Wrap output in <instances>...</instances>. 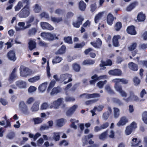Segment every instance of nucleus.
<instances>
[{
    "label": "nucleus",
    "instance_id": "nucleus-42",
    "mask_svg": "<svg viewBox=\"0 0 147 147\" xmlns=\"http://www.w3.org/2000/svg\"><path fill=\"white\" fill-rule=\"evenodd\" d=\"M94 77L96 78V80H102V79H107V76L106 75L101 76H98L96 74H95L93 76V78Z\"/></svg>",
    "mask_w": 147,
    "mask_h": 147
},
{
    "label": "nucleus",
    "instance_id": "nucleus-11",
    "mask_svg": "<svg viewBox=\"0 0 147 147\" xmlns=\"http://www.w3.org/2000/svg\"><path fill=\"white\" fill-rule=\"evenodd\" d=\"M16 84L18 87L21 89L25 88H26V82L20 80L16 82Z\"/></svg>",
    "mask_w": 147,
    "mask_h": 147
},
{
    "label": "nucleus",
    "instance_id": "nucleus-34",
    "mask_svg": "<svg viewBox=\"0 0 147 147\" xmlns=\"http://www.w3.org/2000/svg\"><path fill=\"white\" fill-rule=\"evenodd\" d=\"M70 121L71 123V124L70 125L71 127L73 128L74 129H77V126L75 125V123H78L79 121L75 119H71Z\"/></svg>",
    "mask_w": 147,
    "mask_h": 147
},
{
    "label": "nucleus",
    "instance_id": "nucleus-7",
    "mask_svg": "<svg viewBox=\"0 0 147 147\" xmlns=\"http://www.w3.org/2000/svg\"><path fill=\"white\" fill-rule=\"evenodd\" d=\"M129 96L127 98H124L123 100L127 102L133 101H138L139 99L137 96L135 95L132 91L129 92Z\"/></svg>",
    "mask_w": 147,
    "mask_h": 147
},
{
    "label": "nucleus",
    "instance_id": "nucleus-57",
    "mask_svg": "<svg viewBox=\"0 0 147 147\" xmlns=\"http://www.w3.org/2000/svg\"><path fill=\"white\" fill-rule=\"evenodd\" d=\"M142 119L144 123L147 124V111L143 113L142 115Z\"/></svg>",
    "mask_w": 147,
    "mask_h": 147
},
{
    "label": "nucleus",
    "instance_id": "nucleus-45",
    "mask_svg": "<svg viewBox=\"0 0 147 147\" xmlns=\"http://www.w3.org/2000/svg\"><path fill=\"white\" fill-rule=\"evenodd\" d=\"M33 120L34 121V124H36L41 123L42 122L43 120L40 118L36 117L33 118Z\"/></svg>",
    "mask_w": 147,
    "mask_h": 147
},
{
    "label": "nucleus",
    "instance_id": "nucleus-19",
    "mask_svg": "<svg viewBox=\"0 0 147 147\" xmlns=\"http://www.w3.org/2000/svg\"><path fill=\"white\" fill-rule=\"evenodd\" d=\"M121 38L119 35H115L114 36L113 39V45L115 47H118L119 46L118 40Z\"/></svg>",
    "mask_w": 147,
    "mask_h": 147
},
{
    "label": "nucleus",
    "instance_id": "nucleus-25",
    "mask_svg": "<svg viewBox=\"0 0 147 147\" xmlns=\"http://www.w3.org/2000/svg\"><path fill=\"white\" fill-rule=\"evenodd\" d=\"M145 19V15L142 12H141L138 15L137 19L139 22H143Z\"/></svg>",
    "mask_w": 147,
    "mask_h": 147
},
{
    "label": "nucleus",
    "instance_id": "nucleus-49",
    "mask_svg": "<svg viewBox=\"0 0 147 147\" xmlns=\"http://www.w3.org/2000/svg\"><path fill=\"white\" fill-rule=\"evenodd\" d=\"M137 138H134L132 139L131 142V146L132 147L136 146H138L139 143L140 142H141L139 141L138 143L137 142Z\"/></svg>",
    "mask_w": 147,
    "mask_h": 147
},
{
    "label": "nucleus",
    "instance_id": "nucleus-23",
    "mask_svg": "<svg viewBox=\"0 0 147 147\" xmlns=\"http://www.w3.org/2000/svg\"><path fill=\"white\" fill-rule=\"evenodd\" d=\"M78 106L77 105H74L71 107L67 112V115L69 116H70L75 111Z\"/></svg>",
    "mask_w": 147,
    "mask_h": 147
},
{
    "label": "nucleus",
    "instance_id": "nucleus-36",
    "mask_svg": "<svg viewBox=\"0 0 147 147\" xmlns=\"http://www.w3.org/2000/svg\"><path fill=\"white\" fill-rule=\"evenodd\" d=\"M61 132H54L53 133V138L55 141H58L59 140L60 138V134Z\"/></svg>",
    "mask_w": 147,
    "mask_h": 147
},
{
    "label": "nucleus",
    "instance_id": "nucleus-31",
    "mask_svg": "<svg viewBox=\"0 0 147 147\" xmlns=\"http://www.w3.org/2000/svg\"><path fill=\"white\" fill-rule=\"evenodd\" d=\"M128 65L129 68L131 70L133 71H137L138 70L137 65L134 63L131 62Z\"/></svg>",
    "mask_w": 147,
    "mask_h": 147
},
{
    "label": "nucleus",
    "instance_id": "nucleus-4",
    "mask_svg": "<svg viewBox=\"0 0 147 147\" xmlns=\"http://www.w3.org/2000/svg\"><path fill=\"white\" fill-rule=\"evenodd\" d=\"M71 77L72 75L69 74H61L60 76V82H64L63 84H66L72 80Z\"/></svg>",
    "mask_w": 147,
    "mask_h": 147
},
{
    "label": "nucleus",
    "instance_id": "nucleus-53",
    "mask_svg": "<svg viewBox=\"0 0 147 147\" xmlns=\"http://www.w3.org/2000/svg\"><path fill=\"white\" fill-rule=\"evenodd\" d=\"M34 101V98L31 97L28 98L26 101V104L27 105H30L32 104Z\"/></svg>",
    "mask_w": 147,
    "mask_h": 147
},
{
    "label": "nucleus",
    "instance_id": "nucleus-10",
    "mask_svg": "<svg viewBox=\"0 0 147 147\" xmlns=\"http://www.w3.org/2000/svg\"><path fill=\"white\" fill-rule=\"evenodd\" d=\"M128 122V120L125 117H122L121 118L120 120L117 123V125L120 127L125 125Z\"/></svg>",
    "mask_w": 147,
    "mask_h": 147
},
{
    "label": "nucleus",
    "instance_id": "nucleus-38",
    "mask_svg": "<svg viewBox=\"0 0 147 147\" xmlns=\"http://www.w3.org/2000/svg\"><path fill=\"white\" fill-rule=\"evenodd\" d=\"M66 47L64 46H62L61 48L59 49L57 51L55 52L56 54H61L65 53Z\"/></svg>",
    "mask_w": 147,
    "mask_h": 147
},
{
    "label": "nucleus",
    "instance_id": "nucleus-12",
    "mask_svg": "<svg viewBox=\"0 0 147 147\" xmlns=\"http://www.w3.org/2000/svg\"><path fill=\"white\" fill-rule=\"evenodd\" d=\"M40 102L39 101H36L32 105L30 110L32 112L38 111L39 109V105Z\"/></svg>",
    "mask_w": 147,
    "mask_h": 147
},
{
    "label": "nucleus",
    "instance_id": "nucleus-40",
    "mask_svg": "<svg viewBox=\"0 0 147 147\" xmlns=\"http://www.w3.org/2000/svg\"><path fill=\"white\" fill-rule=\"evenodd\" d=\"M114 117L115 118H118L119 115V109L117 108H114Z\"/></svg>",
    "mask_w": 147,
    "mask_h": 147
},
{
    "label": "nucleus",
    "instance_id": "nucleus-1",
    "mask_svg": "<svg viewBox=\"0 0 147 147\" xmlns=\"http://www.w3.org/2000/svg\"><path fill=\"white\" fill-rule=\"evenodd\" d=\"M30 0H21L15 6V11H18L23 6L24 4H26V5L19 13L18 16L20 18H26L29 15L30 11Z\"/></svg>",
    "mask_w": 147,
    "mask_h": 147
},
{
    "label": "nucleus",
    "instance_id": "nucleus-61",
    "mask_svg": "<svg viewBox=\"0 0 147 147\" xmlns=\"http://www.w3.org/2000/svg\"><path fill=\"white\" fill-rule=\"evenodd\" d=\"M36 88L33 86H31L28 89V92L29 93H31L34 92L36 90Z\"/></svg>",
    "mask_w": 147,
    "mask_h": 147
},
{
    "label": "nucleus",
    "instance_id": "nucleus-13",
    "mask_svg": "<svg viewBox=\"0 0 147 147\" xmlns=\"http://www.w3.org/2000/svg\"><path fill=\"white\" fill-rule=\"evenodd\" d=\"M7 57L9 60L15 61L16 59L15 52L12 50L9 51L7 54Z\"/></svg>",
    "mask_w": 147,
    "mask_h": 147
},
{
    "label": "nucleus",
    "instance_id": "nucleus-26",
    "mask_svg": "<svg viewBox=\"0 0 147 147\" xmlns=\"http://www.w3.org/2000/svg\"><path fill=\"white\" fill-rule=\"evenodd\" d=\"M104 108L103 105H100L97 107H94L93 110L91 111V113H92V116H94V112L96 111H101Z\"/></svg>",
    "mask_w": 147,
    "mask_h": 147
},
{
    "label": "nucleus",
    "instance_id": "nucleus-15",
    "mask_svg": "<svg viewBox=\"0 0 147 147\" xmlns=\"http://www.w3.org/2000/svg\"><path fill=\"white\" fill-rule=\"evenodd\" d=\"M25 23L23 22H20L18 24V25L19 27H16V30L17 31H20L21 30H24L28 28L27 27V25L25 26Z\"/></svg>",
    "mask_w": 147,
    "mask_h": 147
},
{
    "label": "nucleus",
    "instance_id": "nucleus-5",
    "mask_svg": "<svg viewBox=\"0 0 147 147\" xmlns=\"http://www.w3.org/2000/svg\"><path fill=\"white\" fill-rule=\"evenodd\" d=\"M20 70V76L22 77H26L32 73L31 70L23 66H21Z\"/></svg>",
    "mask_w": 147,
    "mask_h": 147
},
{
    "label": "nucleus",
    "instance_id": "nucleus-47",
    "mask_svg": "<svg viewBox=\"0 0 147 147\" xmlns=\"http://www.w3.org/2000/svg\"><path fill=\"white\" fill-rule=\"evenodd\" d=\"M34 20V17L33 16H31L30 17L29 19L26 21L27 28H29L31 26L30 24Z\"/></svg>",
    "mask_w": 147,
    "mask_h": 147
},
{
    "label": "nucleus",
    "instance_id": "nucleus-29",
    "mask_svg": "<svg viewBox=\"0 0 147 147\" xmlns=\"http://www.w3.org/2000/svg\"><path fill=\"white\" fill-rule=\"evenodd\" d=\"M17 69L16 68H14L11 74L10 75L9 78V80L10 81H12L14 80V78L16 77V72Z\"/></svg>",
    "mask_w": 147,
    "mask_h": 147
},
{
    "label": "nucleus",
    "instance_id": "nucleus-56",
    "mask_svg": "<svg viewBox=\"0 0 147 147\" xmlns=\"http://www.w3.org/2000/svg\"><path fill=\"white\" fill-rule=\"evenodd\" d=\"M133 130L129 126H127L125 130V133L127 135L130 134Z\"/></svg>",
    "mask_w": 147,
    "mask_h": 147
},
{
    "label": "nucleus",
    "instance_id": "nucleus-14",
    "mask_svg": "<svg viewBox=\"0 0 147 147\" xmlns=\"http://www.w3.org/2000/svg\"><path fill=\"white\" fill-rule=\"evenodd\" d=\"M82 96H85L86 98H91L98 97L100 96V95L99 94L97 93L92 94H86L84 93L80 95V97H82Z\"/></svg>",
    "mask_w": 147,
    "mask_h": 147
},
{
    "label": "nucleus",
    "instance_id": "nucleus-35",
    "mask_svg": "<svg viewBox=\"0 0 147 147\" xmlns=\"http://www.w3.org/2000/svg\"><path fill=\"white\" fill-rule=\"evenodd\" d=\"M62 60V58L59 56L55 57L52 60L53 64L59 63Z\"/></svg>",
    "mask_w": 147,
    "mask_h": 147
},
{
    "label": "nucleus",
    "instance_id": "nucleus-33",
    "mask_svg": "<svg viewBox=\"0 0 147 147\" xmlns=\"http://www.w3.org/2000/svg\"><path fill=\"white\" fill-rule=\"evenodd\" d=\"M40 79V76H37L29 79L28 81L29 82L34 83L39 80Z\"/></svg>",
    "mask_w": 147,
    "mask_h": 147
},
{
    "label": "nucleus",
    "instance_id": "nucleus-55",
    "mask_svg": "<svg viewBox=\"0 0 147 147\" xmlns=\"http://www.w3.org/2000/svg\"><path fill=\"white\" fill-rule=\"evenodd\" d=\"M112 101L113 102L118 104L119 105H121L123 104L121 101L117 98H113Z\"/></svg>",
    "mask_w": 147,
    "mask_h": 147
},
{
    "label": "nucleus",
    "instance_id": "nucleus-50",
    "mask_svg": "<svg viewBox=\"0 0 147 147\" xmlns=\"http://www.w3.org/2000/svg\"><path fill=\"white\" fill-rule=\"evenodd\" d=\"M107 82L106 80H105L103 81H100L97 83V85L99 88H102L104 85L106 84Z\"/></svg>",
    "mask_w": 147,
    "mask_h": 147
},
{
    "label": "nucleus",
    "instance_id": "nucleus-62",
    "mask_svg": "<svg viewBox=\"0 0 147 147\" xmlns=\"http://www.w3.org/2000/svg\"><path fill=\"white\" fill-rule=\"evenodd\" d=\"M133 81L135 85H137L140 83V80L137 77H135L133 79Z\"/></svg>",
    "mask_w": 147,
    "mask_h": 147
},
{
    "label": "nucleus",
    "instance_id": "nucleus-16",
    "mask_svg": "<svg viewBox=\"0 0 147 147\" xmlns=\"http://www.w3.org/2000/svg\"><path fill=\"white\" fill-rule=\"evenodd\" d=\"M28 44L29 48L31 51L35 49L36 47V43L34 39H30Z\"/></svg>",
    "mask_w": 147,
    "mask_h": 147
},
{
    "label": "nucleus",
    "instance_id": "nucleus-20",
    "mask_svg": "<svg viewBox=\"0 0 147 147\" xmlns=\"http://www.w3.org/2000/svg\"><path fill=\"white\" fill-rule=\"evenodd\" d=\"M107 24L111 26L113 23L114 17L111 14L109 13L107 17Z\"/></svg>",
    "mask_w": 147,
    "mask_h": 147
},
{
    "label": "nucleus",
    "instance_id": "nucleus-63",
    "mask_svg": "<svg viewBox=\"0 0 147 147\" xmlns=\"http://www.w3.org/2000/svg\"><path fill=\"white\" fill-rule=\"evenodd\" d=\"M47 75L48 77L49 78L51 76V75L50 72V68L49 66V61H47V66L46 67Z\"/></svg>",
    "mask_w": 147,
    "mask_h": 147
},
{
    "label": "nucleus",
    "instance_id": "nucleus-18",
    "mask_svg": "<svg viewBox=\"0 0 147 147\" xmlns=\"http://www.w3.org/2000/svg\"><path fill=\"white\" fill-rule=\"evenodd\" d=\"M48 82H45L40 85L38 88V90L41 92H43L45 91L47 88Z\"/></svg>",
    "mask_w": 147,
    "mask_h": 147
},
{
    "label": "nucleus",
    "instance_id": "nucleus-3",
    "mask_svg": "<svg viewBox=\"0 0 147 147\" xmlns=\"http://www.w3.org/2000/svg\"><path fill=\"white\" fill-rule=\"evenodd\" d=\"M41 36L45 40H53L55 39H58V37L55 34H51L50 32H42L40 34Z\"/></svg>",
    "mask_w": 147,
    "mask_h": 147
},
{
    "label": "nucleus",
    "instance_id": "nucleus-48",
    "mask_svg": "<svg viewBox=\"0 0 147 147\" xmlns=\"http://www.w3.org/2000/svg\"><path fill=\"white\" fill-rule=\"evenodd\" d=\"M95 63L94 61L91 59H87L84 61L83 62L84 65H92Z\"/></svg>",
    "mask_w": 147,
    "mask_h": 147
},
{
    "label": "nucleus",
    "instance_id": "nucleus-43",
    "mask_svg": "<svg viewBox=\"0 0 147 147\" xmlns=\"http://www.w3.org/2000/svg\"><path fill=\"white\" fill-rule=\"evenodd\" d=\"M51 19L53 22L57 23H59L62 20V18L61 17L55 18L52 17H51Z\"/></svg>",
    "mask_w": 147,
    "mask_h": 147
},
{
    "label": "nucleus",
    "instance_id": "nucleus-64",
    "mask_svg": "<svg viewBox=\"0 0 147 147\" xmlns=\"http://www.w3.org/2000/svg\"><path fill=\"white\" fill-rule=\"evenodd\" d=\"M64 40L65 42L69 43H71L72 42L71 38V37L68 36L67 38H64Z\"/></svg>",
    "mask_w": 147,
    "mask_h": 147
},
{
    "label": "nucleus",
    "instance_id": "nucleus-2",
    "mask_svg": "<svg viewBox=\"0 0 147 147\" xmlns=\"http://www.w3.org/2000/svg\"><path fill=\"white\" fill-rule=\"evenodd\" d=\"M113 82L115 83L114 87L116 91L118 92L122 97H126L127 96V93L123 90L122 86L119 85V83L121 82L123 84H126L128 83V80L125 79H115L113 80Z\"/></svg>",
    "mask_w": 147,
    "mask_h": 147
},
{
    "label": "nucleus",
    "instance_id": "nucleus-30",
    "mask_svg": "<svg viewBox=\"0 0 147 147\" xmlns=\"http://www.w3.org/2000/svg\"><path fill=\"white\" fill-rule=\"evenodd\" d=\"M86 4L82 1H80L79 3V9L82 11H84L86 7Z\"/></svg>",
    "mask_w": 147,
    "mask_h": 147
},
{
    "label": "nucleus",
    "instance_id": "nucleus-39",
    "mask_svg": "<svg viewBox=\"0 0 147 147\" xmlns=\"http://www.w3.org/2000/svg\"><path fill=\"white\" fill-rule=\"evenodd\" d=\"M55 82V81L54 80H52L50 82L47 90V92H49L52 88L54 86Z\"/></svg>",
    "mask_w": 147,
    "mask_h": 147
},
{
    "label": "nucleus",
    "instance_id": "nucleus-28",
    "mask_svg": "<svg viewBox=\"0 0 147 147\" xmlns=\"http://www.w3.org/2000/svg\"><path fill=\"white\" fill-rule=\"evenodd\" d=\"M66 121L64 119H61L56 121L57 125L58 127H61L63 126L65 123Z\"/></svg>",
    "mask_w": 147,
    "mask_h": 147
},
{
    "label": "nucleus",
    "instance_id": "nucleus-46",
    "mask_svg": "<svg viewBox=\"0 0 147 147\" xmlns=\"http://www.w3.org/2000/svg\"><path fill=\"white\" fill-rule=\"evenodd\" d=\"M105 89L106 90L109 94H113L115 93L114 91L111 89L109 85H107L105 86Z\"/></svg>",
    "mask_w": 147,
    "mask_h": 147
},
{
    "label": "nucleus",
    "instance_id": "nucleus-44",
    "mask_svg": "<svg viewBox=\"0 0 147 147\" xmlns=\"http://www.w3.org/2000/svg\"><path fill=\"white\" fill-rule=\"evenodd\" d=\"M61 91L60 88L59 87L54 88L52 90L51 93V95L55 94H56L60 92Z\"/></svg>",
    "mask_w": 147,
    "mask_h": 147
},
{
    "label": "nucleus",
    "instance_id": "nucleus-51",
    "mask_svg": "<svg viewBox=\"0 0 147 147\" xmlns=\"http://www.w3.org/2000/svg\"><path fill=\"white\" fill-rule=\"evenodd\" d=\"M122 27V24L120 22H117L115 24V28L117 31H119Z\"/></svg>",
    "mask_w": 147,
    "mask_h": 147
},
{
    "label": "nucleus",
    "instance_id": "nucleus-27",
    "mask_svg": "<svg viewBox=\"0 0 147 147\" xmlns=\"http://www.w3.org/2000/svg\"><path fill=\"white\" fill-rule=\"evenodd\" d=\"M104 13V12L103 11L100 12L94 18V21L96 23H97L99 21L103 16Z\"/></svg>",
    "mask_w": 147,
    "mask_h": 147
},
{
    "label": "nucleus",
    "instance_id": "nucleus-58",
    "mask_svg": "<svg viewBox=\"0 0 147 147\" xmlns=\"http://www.w3.org/2000/svg\"><path fill=\"white\" fill-rule=\"evenodd\" d=\"M137 44L136 43H133L128 47L129 50L132 51L134 50L136 47Z\"/></svg>",
    "mask_w": 147,
    "mask_h": 147
},
{
    "label": "nucleus",
    "instance_id": "nucleus-41",
    "mask_svg": "<svg viewBox=\"0 0 147 147\" xmlns=\"http://www.w3.org/2000/svg\"><path fill=\"white\" fill-rule=\"evenodd\" d=\"M33 11L36 13H39L41 9V7L38 4H36L33 6Z\"/></svg>",
    "mask_w": 147,
    "mask_h": 147
},
{
    "label": "nucleus",
    "instance_id": "nucleus-60",
    "mask_svg": "<svg viewBox=\"0 0 147 147\" xmlns=\"http://www.w3.org/2000/svg\"><path fill=\"white\" fill-rule=\"evenodd\" d=\"M131 128L133 131L134 130L137 128V124L134 122H133L130 125L128 126Z\"/></svg>",
    "mask_w": 147,
    "mask_h": 147
},
{
    "label": "nucleus",
    "instance_id": "nucleus-22",
    "mask_svg": "<svg viewBox=\"0 0 147 147\" xmlns=\"http://www.w3.org/2000/svg\"><path fill=\"white\" fill-rule=\"evenodd\" d=\"M38 29L37 27L32 28L29 29L28 31V34L30 36H34L37 32Z\"/></svg>",
    "mask_w": 147,
    "mask_h": 147
},
{
    "label": "nucleus",
    "instance_id": "nucleus-52",
    "mask_svg": "<svg viewBox=\"0 0 147 147\" xmlns=\"http://www.w3.org/2000/svg\"><path fill=\"white\" fill-rule=\"evenodd\" d=\"M73 69L76 71L78 72L80 69V67L79 65L76 63L74 64L73 65Z\"/></svg>",
    "mask_w": 147,
    "mask_h": 147
},
{
    "label": "nucleus",
    "instance_id": "nucleus-32",
    "mask_svg": "<svg viewBox=\"0 0 147 147\" xmlns=\"http://www.w3.org/2000/svg\"><path fill=\"white\" fill-rule=\"evenodd\" d=\"M112 64V61L109 59L107 60L106 62L101 61V63L100 65L101 67L107 65H111Z\"/></svg>",
    "mask_w": 147,
    "mask_h": 147
},
{
    "label": "nucleus",
    "instance_id": "nucleus-17",
    "mask_svg": "<svg viewBox=\"0 0 147 147\" xmlns=\"http://www.w3.org/2000/svg\"><path fill=\"white\" fill-rule=\"evenodd\" d=\"M108 73L111 75L113 76H120L122 74V72L119 69H115L109 71Z\"/></svg>",
    "mask_w": 147,
    "mask_h": 147
},
{
    "label": "nucleus",
    "instance_id": "nucleus-37",
    "mask_svg": "<svg viewBox=\"0 0 147 147\" xmlns=\"http://www.w3.org/2000/svg\"><path fill=\"white\" fill-rule=\"evenodd\" d=\"M137 4L136 2L133 3L128 6L126 8V10L127 11H130L133 9Z\"/></svg>",
    "mask_w": 147,
    "mask_h": 147
},
{
    "label": "nucleus",
    "instance_id": "nucleus-8",
    "mask_svg": "<svg viewBox=\"0 0 147 147\" xmlns=\"http://www.w3.org/2000/svg\"><path fill=\"white\" fill-rule=\"evenodd\" d=\"M63 99V98H59L57 100L54 101L51 103L49 106V108L50 109L54 108L57 109L59 108V106L62 103Z\"/></svg>",
    "mask_w": 147,
    "mask_h": 147
},
{
    "label": "nucleus",
    "instance_id": "nucleus-6",
    "mask_svg": "<svg viewBox=\"0 0 147 147\" xmlns=\"http://www.w3.org/2000/svg\"><path fill=\"white\" fill-rule=\"evenodd\" d=\"M19 106L20 110L24 114L27 115L30 113L28 107L24 101H21Z\"/></svg>",
    "mask_w": 147,
    "mask_h": 147
},
{
    "label": "nucleus",
    "instance_id": "nucleus-9",
    "mask_svg": "<svg viewBox=\"0 0 147 147\" xmlns=\"http://www.w3.org/2000/svg\"><path fill=\"white\" fill-rule=\"evenodd\" d=\"M40 25L42 28L43 30H52L54 29L53 27L46 22H41L40 23Z\"/></svg>",
    "mask_w": 147,
    "mask_h": 147
},
{
    "label": "nucleus",
    "instance_id": "nucleus-54",
    "mask_svg": "<svg viewBox=\"0 0 147 147\" xmlns=\"http://www.w3.org/2000/svg\"><path fill=\"white\" fill-rule=\"evenodd\" d=\"M110 115V113L108 111L104 112L102 116V118L105 120H107L109 118Z\"/></svg>",
    "mask_w": 147,
    "mask_h": 147
},
{
    "label": "nucleus",
    "instance_id": "nucleus-59",
    "mask_svg": "<svg viewBox=\"0 0 147 147\" xmlns=\"http://www.w3.org/2000/svg\"><path fill=\"white\" fill-rule=\"evenodd\" d=\"M49 107L47 103L44 102L42 104L40 107V109L42 110L47 109Z\"/></svg>",
    "mask_w": 147,
    "mask_h": 147
},
{
    "label": "nucleus",
    "instance_id": "nucleus-21",
    "mask_svg": "<svg viewBox=\"0 0 147 147\" xmlns=\"http://www.w3.org/2000/svg\"><path fill=\"white\" fill-rule=\"evenodd\" d=\"M127 30L128 33L131 35H134L136 34L135 28L133 26H129L127 28Z\"/></svg>",
    "mask_w": 147,
    "mask_h": 147
},
{
    "label": "nucleus",
    "instance_id": "nucleus-24",
    "mask_svg": "<svg viewBox=\"0 0 147 147\" xmlns=\"http://www.w3.org/2000/svg\"><path fill=\"white\" fill-rule=\"evenodd\" d=\"M93 135L92 134H90L87 136H85L82 139L83 146H84L87 144L88 140L93 137Z\"/></svg>",
    "mask_w": 147,
    "mask_h": 147
}]
</instances>
